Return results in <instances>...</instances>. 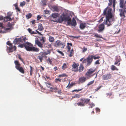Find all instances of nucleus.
I'll return each instance as SVG.
<instances>
[{
  "mask_svg": "<svg viewBox=\"0 0 126 126\" xmlns=\"http://www.w3.org/2000/svg\"><path fill=\"white\" fill-rule=\"evenodd\" d=\"M59 14L57 13H54L52 14L51 16L54 19L52 20L54 21L62 23L63 21L66 22L69 25L75 26L76 25V23L75 20L73 18L72 20H71V16H69L66 13H64L59 16Z\"/></svg>",
  "mask_w": 126,
  "mask_h": 126,
  "instance_id": "1",
  "label": "nucleus"
},
{
  "mask_svg": "<svg viewBox=\"0 0 126 126\" xmlns=\"http://www.w3.org/2000/svg\"><path fill=\"white\" fill-rule=\"evenodd\" d=\"M111 9L107 7L104 10L103 13L106 15L105 24L108 26L110 25L113 20V16L111 13Z\"/></svg>",
  "mask_w": 126,
  "mask_h": 126,
  "instance_id": "2",
  "label": "nucleus"
},
{
  "mask_svg": "<svg viewBox=\"0 0 126 126\" xmlns=\"http://www.w3.org/2000/svg\"><path fill=\"white\" fill-rule=\"evenodd\" d=\"M95 70V68H92L90 69L85 74V76L87 79H88L93 76L92 74Z\"/></svg>",
  "mask_w": 126,
  "mask_h": 126,
  "instance_id": "3",
  "label": "nucleus"
},
{
  "mask_svg": "<svg viewBox=\"0 0 126 126\" xmlns=\"http://www.w3.org/2000/svg\"><path fill=\"white\" fill-rule=\"evenodd\" d=\"M65 46L64 43H63L59 40H57L54 43V46L56 47H61L62 48H63Z\"/></svg>",
  "mask_w": 126,
  "mask_h": 126,
  "instance_id": "4",
  "label": "nucleus"
},
{
  "mask_svg": "<svg viewBox=\"0 0 126 126\" xmlns=\"http://www.w3.org/2000/svg\"><path fill=\"white\" fill-rule=\"evenodd\" d=\"M14 63L16 65V68L20 72L23 73H24L23 69L22 67H20V64L17 61H15Z\"/></svg>",
  "mask_w": 126,
  "mask_h": 126,
  "instance_id": "5",
  "label": "nucleus"
},
{
  "mask_svg": "<svg viewBox=\"0 0 126 126\" xmlns=\"http://www.w3.org/2000/svg\"><path fill=\"white\" fill-rule=\"evenodd\" d=\"M25 47L26 50L28 51H31L32 50V45L30 43H26L25 45Z\"/></svg>",
  "mask_w": 126,
  "mask_h": 126,
  "instance_id": "6",
  "label": "nucleus"
},
{
  "mask_svg": "<svg viewBox=\"0 0 126 126\" xmlns=\"http://www.w3.org/2000/svg\"><path fill=\"white\" fill-rule=\"evenodd\" d=\"M79 66L78 63H73L72 65V70L73 71H78V66Z\"/></svg>",
  "mask_w": 126,
  "mask_h": 126,
  "instance_id": "7",
  "label": "nucleus"
},
{
  "mask_svg": "<svg viewBox=\"0 0 126 126\" xmlns=\"http://www.w3.org/2000/svg\"><path fill=\"white\" fill-rule=\"evenodd\" d=\"M93 56H89L86 61L87 65H89L92 62Z\"/></svg>",
  "mask_w": 126,
  "mask_h": 126,
  "instance_id": "8",
  "label": "nucleus"
},
{
  "mask_svg": "<svg viewBox=\"0 0 126 126\" xmlns=\"http://www.w3.org/2000/svg\"><path fill=\"white\" fill-rule=\"evenodd\" d=\"M7 44L10 46V47L9 48V51L10 52H12L13 50H16V47L15 46H14L13 47H12L11 46L12 44L10 42H8L7 43Z\"/></svg>",
  "mask_w": 126,
  "mask_h": 126,
  "instance_id": "9",
  "label": "nucleus"
},
{
  "mask_svg": "<svg viewBox=\"0 0 126 126\" xmlns=\"http://www.w3.org/2000/svg\"><path fill=\"white\" fill-rule=\"evenodd\" d=\"M83 101L81 103H79L78 104V105H79L81 106H83L84 105L83 102H85V103H87L88 102H89L90 101V99H83Z\"/></svg>",
  "mask_w": 126,
  "mask_h": 126,
  "instance_id": "10",
  "label": "nucleus"
},
{
  "mask_svg": "<svg viewBox=\"0 0 126 126\" xmlns=\"http://www.w3.org/2000/svg\"><path fill=\"white\" fill-rule=\"evenodd\" d=\"M23 41L22 39L19 38H16L14 39L13 41V43L15 44H16L20 42H22Z\"/></svg>",
  "mask_w": 126,
  "mask_h": 126,
  "instance_id": "11",
  "label": "nucleus"
},
{
  "mask_svg": "<svg viewBox=\"0 0 126 126\" xmlns=\"http://www.w3.org/2000/svg\"><path fill=\"white\" fill-rule=\"evenodd\" d=\"M35 42L36 44L37 45L38 47L41 48L42 47V44L39 41L37 40H35Z\"/></svg>",
  "mask_w": 126,
  "mask_h": 126,
  "instance_id": "12",
  "label": "nucleus"
},
{
  "mask_svg": "<svg viewBox=\"0 0 126 126\" xmlns=\"http://www.w3.org/2000/svg\"><path fill=\"white\" fill-rule=\"evenodd\" d=\"M111 75L109 74L103 76V79L104 80H107L110 78Z\"/></svg>",
  "mask_w": 126,
  "mask_h": 126,
  "instance_id": "13",
  "label": "nucleus"
},
{
  "mask_svg": "<svg viewBox=\"0 0 126 126\" xmlns=\"http://www.w3.org/2000/svg\"><path fill=\"white\" fill-rule=\"evenodd\" d=\"M86 26L87 24L85 23H81L80 25V28L81 29H83Z\"/></svg>",
  "mask_w": 126,
  "mask_h": 126,
  "instance_id": "14",
  "label": "nucleus"
},
{
  "mask_svg": "<svg viewBox=\"0 0 126 126\" xmlns=\"http://www.w3.org/2000/svg\"><path fill=\"white\" fill-rule=\"evenodd\" d=\"M87 78L86 77H82L80 78L79 79V81L80 82L82 83L84 82L86 80Z\"/></svg>",
  "mask_w": 126,
  "mask_h": 126,
  "instance_id": "15",
  "label": "nucleus"
},
{
  "mask_svg": "<svg viewBox=\"0 0 126 126\" xmlns=\"http://www.w3.org/2000/svg\"><path fill=\"white\" fill-rule=\"evenodd\" d=\"M104 24H101L100 25L98 31L99 32H101L104 29Z\"/></svg>",
  "mask_w": 126,
  "mask_h": 126,
  "instance_id": "16",
  "label": "nucleus"
},
{
  "mask_svg": "<svg viewBox=\"0 0 126 126\" xmlns=\"http://www.w3.org/2000/svg\"><path fill=\"white\" fill-rule=\"evenodd\" d=\"M10 20H11V19L9 16H6L4 17V21L5 22H6Z\"/></svg>",
  "mask_w": 126,
  "mask_h": 126,
  "instance_id": "17",
  "label": "nucleus"
},
{
  "mask_svg": "<svg viewBox=\"0 0 126 126\" xmlns=\"http://www.w3.org/2000/svg\"><path fill=\"white\" fill-rule=\"evenodd\" d=\"M38 30L40 31H42L43 30V28L42 25L41 24H39L38 27Z\"/></svg>",
  "mask_w": 126,
  "mask_h": 126,
  "instance_id": "18",
  "label": "nucleus"
},
{
  "mask_svg": "<svg viewBox=\"0 0 126 126\" xmlns=\"http://www.w3.org/2000/svg\"><path fill=\"white\" fill-rule=\"evenodd\" d=\"M124 0H120V7L121 8H123L124 6Z\"/></svg>",
  "mask_w": 126,
  "mask_h": 126,
  "instance_id": "19",
  "label": "nucleus"
},
{
  "mask_svg": "<svg viewBox=\"0 0 126 126\" xmlns=\"http://www.w3.org/2000/svg\"><path fill=\"white\" fill-rule=\"evenodd\" d=\"M84 69V67L82 65H80L79 67V72L82 71Z\"/></svg>",
  "mask_w": 126,
  "mask_h": 126,
  "instance_id": "20",
  "label": "nucleus"
},
{
  "mask_svg": "<svg viewBox=\"0 0 126 126\" xmlns=\"http://www.w3.org/2000/svg\"><path fill=\"white\" fill-rule=\"evenodd\" d=\"M49 40L50 42H53L54 41V39L51 36H50L49 38Z\"/></svg>",
  "mask_w": 126,
  "mask_h": 126,
  "instance_id": "21",
  "label": "nucleus"
},
{
  "mask_svg": "<svg viewBox=\"0 0 126 126\" xmlns=\"http://www.w3.org/2000/svg\"><path fill=\"white\" fill-rule=\"evenodd\" d=\"M67 48L68 49V51H69L70 49V46H72V44L71 43H67Z\"/></svg>",
  "mask_w": 126,
  "mask_h": 126,
  "instance_id": "22",
  "label": "nucleus"
},
{
  "mask_svg": "<svg viewBox=\"0 0 126 126\" xmlns=\"http://www.w3.org/2000/svg\"><path fill=\"white\" fill-rule=\"evenodd\" d=\"M67 66V64L65 63H64L63 65L62 68L64 70L66 68Z\"/></svg>",
  "mask_w": 126,
  "mask_h": 126,
  "instance_id": "23",
  "label": "nucleus"
},
{
  "mask_svg": "<svg viewBox=\"0 0 126 126\" xmlns=\"http://www.w3.org/2000/svg\"><path fill=\"white\" fill-rule=\"evenodd\" d=\"M39 50V49L38 48L32 47V50H33L34 51H38Z\"/></svg>",
  "mask_w": 126,
  "mask_h": 126,
  "instance_id": "24",
  "label": "nucleus"
},
{
  "mask_svg": "<svg viewBox=\"0 0 126 126\" xmlns=\"http://www.w3.org/2000/svg\"><path fill=\"white\" fill-rule=\"evenodd\" d=\"M25 4V2L24 1H23L21 2L20 4V6H23Z\"/></svg>",
  "mask_w": 126,
  "mask_h": 126,
  "instance_id": "25",
  "label": "nucleus"
},
{
  "mask_svg": "<svg viewBox=\"0 0 126 126\" xmlns=\"http://www.w3.org/2000/svg\"><path fill=\"white\" fill-rule=\"evenodd\" d=\"M32 16V15L31 14H29L26 16V17L27 18H30Z\"/></svg>",
  "mask_w": 126,
  "mask_h": 126,
  "instance_id": "26",
  "label": "nucleus"
},
{
  "mask_svg": "<svg viewBox=\"0 0 126 126\" xmlns=\"http://www.w3.org/2000/svg\"><path fill=\"white\" fill-rule=\"evenodd\" d=\"M99 56H93V59H94L95 60L98 59L99 58Z\"/></svg>",
  "mask_w": 126,
  "mask_h": 126,
  "instance_id": "27",
  "label": "nucleus"
},
{
  "mask_svg": "<svg viewBox=\"0 0 126 126\" xmlns=\"http://www.w3.org/2000/svg\"><path fill=\"white\" fill-rule=\"evenodd\" d=\"M40 41L42 42V43H44L45 42L44 38V37H42V38L40 39Z\"/></svg>",
  "mask_w": 126,
  "mask_h": 126,
  "instance_id": "28",
  "label": "nucleus"
},
{
  "mask_svg": "<svg viewBox=\"0 0 126 126\" xmlns=\"http://www.w3.org/2000/svg\"><path fill=\"white\" fill-rule=\"evenodd\" d=\"M70 54L69 55V56L70 57H71L72 55L73 54V49H72L71 50V51L70 52Z\"/></svg>",
  "mask_w": 126,
  "mask_h": 126,
  "instance_id": "29",
  "label": "nucleus"
},
{
  "mask_svg": "<svg viewBox=\"0 0 126 126\" xmlns=\"http://www.w3.org/2000/svg\"><path fill=\"white\" fill-rule=\"evenodd\" d=\"M95 36L97 37H98L100 38H102V37L101 35H99L98 34H96L95 35Z\"/></svg>",
  "mask_w": 126,
  "mask_h": 126,
  "instance_id": "30",
  "label": "nucleus"
},
{
  "mask_svg": "<svg viewBox=\"0 0 126 126\" xmlns=\"http://www.w3.org/2000/svg\"><path fill=\"white\" fill-rule=\"evenodd\" d=\"M111 69L112 70H114L116 69V68L115 66L114 65H112L111 67Z\"/></svg>",
  "mask_w": 126,
  "mask_h": 126,
  "instance_id": "31",
  "label": "nucleus"
},
{
  "mask_svg": "<svg viewBox=\"0 0 126 126\" xmlns=\"http://www.w3.org/2000/svg\"><path fill=\"white\" fill-rule=\"evenodd\" d=\"M94 81L93 80L88 82V85H89L92 84L94 82Z\"/></svg>",
  "mask_w": 126,
  "mask_h": 126,
  "instance_id": "32",
  "label": "nucleus"
},
{
  "mask_svg": "<svg viewBox=\"0 0 126 126\" xmlns=\"http://www.w3.org/2000/svg\"><path fill=\"white\" fill-rule=\"evenodd\" d=\"M38 58L40 60L41 62L42 60L43 59V57L40 56H38Z\"/></svg>",
  "mask_w": 126,
  "mask_h": 126,
  "instance_id": "33",
  "label": "nucleus"
},
{
  "mask_svg": "<svg viewBox=\"0 0 126 126\" xmlns=\"http://www.w3.org/2000/svg\"><path fill=\"white\" fill-rule=\"evenodd\" d=\"M115 0H113V7L114 8V11L115 10Z\"/></svg>",
  "mask_w": 126,
  "mask_h": 126,
  "instance_id": "34",
  "label": "nucleus"
},
{
  "mask_svg": "<svg viewBox=\"0 0 126 126\" xmlns=\"http://www.w3.org/2000/svg\"><path fill=\"white\" fill-rule=\"evenodd\" d=\"M18 46L20 47L21 48H22L23 47H25V45L23 44H21L20 45Z\"/></svg>",
  "mask_w": 126,
  "mask_h": 126,
  "instance_id": "35",
  "label": "nucleus"
},
{
  "mask_svg": "<svg viewBox=\"0 0 126 126\" xmlns=\"http://www.w3.org/2000/svg\"><path fill=\"white\" fill-rule=\"evenodd\" d=\"M120 15L121 16H123V17H124L125 16L123 12L121 13Z\"/></svg>",
  "mask_w": 126,
  "mask_h": 126,
  "instance_id": "36",
  "label": "nucleus"
},
{
  "mask_svg": "<svg viewBox=\"0 0 126 126\" xmlns=\"http://www.w3.org/2000/svg\"><path fill=\"white\" fill-rule=\"evenodd\" d=\"M50 52L49 51H47L44 52V54L45 55H47Z\"/></svg>",
  "mask_w": 126,
  "mask_h": 126,
  "instance_id": "37",
  "label": "nucleus"
},
{
  "mask_svg": "<svg viewBox=\"0 0 126 126\" xmlns=\"http://www.w3.org/2000/svg\"><path fill=\"white\" fill-rule=\"evenodd\" d=\"M57 51L59 53L61 54L63 56V53L62 51L59 50H57Z\"/></svg>",
  "mask_w": 126,
  "mask_h": 126,
  "instance_id": "38",
  "label": "nucleus"
},
{
  "mask_svg": "<svg viewBox=\"0 0 126 126\" xmlns=\"http://www.w3.org/2000/svg\"><path fill=\"white\" fill-rule=\"evenodd\" d=\"M87 48H84L83 49L82 51L83 52H84L87 50Z\"/></svg>",
  "mask_w": 126,
  "mask_h": 126,
  "instance_id": "39",
  "label": "nucleus"
},
{
  "mask_svg": "<svg viewBox=\"0 0 126 126\" xmlns=\"http://www.w3.org/2000/svg\"><path fill=\"white\" fill-rule=\"evenodd\" d=\"M90 105L91 106V108H92L93 106L94 107V106L95 104L94 103H91V104H90Z\"/></svg>",
  "mask_w": 126,
  "mask_h": 126,
  "instance_id": "40",
  "label": "nucleus"
},
{
  "mask_svg": "<svg viewBox=\"0 0 126 126\" xmlns=\"http://www.w3.org/2000/svg\"><path fill=\"white\" fill-rule=\"evenodd\" d=\"M65 76V74H63L61 75H59V77H63Z\"/></svg>",
  "mask_w": 126,
  "mask_h": 126,
  "instance_id": "41",
  "label": "nucleus"
},
{
  "mask_svg": "<svg viewBox=\"0 0 126 126\" xmlns=\"http://www.w3.org/2000/svg\"><path fill=\"white\" fill-rule=\"evenodd\" d=\"M61 79H55V81L56 82H57V81H59L60 82H61Z\"/></svg>",
  "mask_w": 126,
  "mask_h": 126,
  "instance_id": "42",
  "label": "nucleus"
},
{
  "mask_svg": "<svg viewBox=\"0 0 126 126\" xmlns=\"http://www.w3.org/2000/svg\"><path fill=\"white\" fill-rule=\"evenodd\" d=\"M10 29V28H6V31L5 32H2L3 33H4V32H7V31L8 30H9Z\"/></svg>",
  "mask_w": 126,
  "mask_h": 126,
  "instance_id": "43",
  "label": "nucleus"
},
{
  "mask_svg": "<svg viewBox=\"0 0 126 126\" xmlns=\"http://www.w3.org/2000/svg\"><path fill=\"white\" fill-rule=\"evenodd\" d=\"M96 111L97 112H99L100 111V110L98 108H96Z\"/></svg>",
  "mask_w": 126,
  "mask_h": 126,
  "instance_id": "44",
  "label": "nucleus"
},
{
  "mask_svg": "<svg viewBox=\"0 0 126 126\" xmlns=\"http://www.w3.org/2000/svg\"><path fill=\"white\" fill-rule=\"evenodd\" d=\"M99 60H98L97 61H96V62H95V64H99Z\"/></svg>",
  "mask_w": 126,
  "mask_h": 126,
  "instance_id": "45",
  "label": "nucleus"
},
{
  "mask_svg": "<svg viewBox=\"0 0 126 126\" xmlns=\"http://www.w3.org/2000/svg\"><path fill=\"white\" fill-rule=\"evenodd\" d=\"M37 19L39 20L41 18V17L40 16L38 15L37 16Z\"/></svg>",
  "mask_w": 126,
  "mask_h": 126,
  "instance_id": "46",
  "label": "nucleus"
},
{
  "mask_svg": "<svg viewBox=\"0 0 126 126\" xmlns=\"http://www.w3.org/2000/svg\"><path fill=\"white\" fill-rule=\"evenodd\" d=\"M28 31L30 33H31L32 32V30L31 29H30L29 28L28 29Z\"/></svg>",
  "mask_w": 126,
  "mask_h": 126,
  "instance_id": "47",
  "label": "nucleus"
},
{
  "mask_svg": "<svg viewBox=\"0 0 126 126\" xmlns=\"http://www.w3.org/2000/svg\"><path fill=\"white\" fill-rule=\"evenodd\" d=\"M0 27H1L2 28H3V24L1 23H0Z\"/></svg>",
  "mask_w": 126,
  "mask_h": 126,
  "instance_id": "48",
  "label": "nucleus"
},
{
  "mask_svg": "<svg viewBox=\"0 0 126 126\" xmlns=\"http://www.w3.org/2000/svg\"><path fill=\"white\" fill-rule=\"evenodd\" d=\"M43 3V2L42 1L41 2V4L42 5H45L46 4V2H44V3H43V4L42 3Z\"/></svg>",
  "mask_w": 126,
  "mask_h": 126,
  "instance_id": "49",
  "label": "nucleus"
},
{
  "mask_svg": "<svg viewBox=\"0 0 126 126\" xmlns=\"http://www.w3.org/2000/svg\"><path fill=\"white\" fill-rule=\"evenodd\" d=\"M30 68H31V71H30V74L31 75L32 74V67H31V66H30Z\"/></svg>",
  "mask_w": 126,
  "mask_h": 126,
  "instance_id": "50",
  "label": "nucleus"
},
{
  "mask_svg": "<svg viewBox=\"0 0 126 126\" xmlns=\"http://www.w3.org/2000/svg\"><path fill=\"white\" fill-rule=\"evenodd\" d=\"M16 9L18 11H20V10L17 7H15Z\"/></svg>",
  "mask_w": 126,
  "mask_h": 126,
  "instance_id": "51",
  "label": "nucleus"
},
{
  "mask_svg": "<svg viewBox=\"0 0 126 126\" xmlns=\"http://www.w3.org/2000/svg\"><path fill=\"white\" fill-rule=\"evenodd\" d=\"M75 96V97H79L80 96L78 94H76Z\"/></svg>",
  "mask_w": 126,
  "mask_h": 126,
  "instance_id": "52",
  "label": "nucleus"
},
{
  "mask_svg": "<svg viewBox=\"0 0 126 126\" xmlns=\"http://www.w3.org/2000/svg\"><path fill=\"white\" fill-rule=\"evenodd\" d=\"M23 41H25V40H27V39L26 37H24L23 38Z\"/></svg>",
  "mask_w": 126,
  "mask_h": 126,
  "instance_id": "53",
  "label": "nucleus"
},
{
  "mask_svg": "<svg viewBox=\"0 0 126 126\" xmlns=\"http://www.w3.org/2000/svg\"><path fill=\"white\" fill-rule=\"evenodd\" d=\"M48 59V61H49V62L50 63V64H51V60L50 59Z\"/></svg>",
  "mask_w": 126,
  "mask_h": 126,
  "instance_id": "54",
  "label": "nucleus"
},
{
  "mask_svg": "<svg viewBox=\"0 0 126 126\" xmlns=\"http://www.w3.org/2000/svg\"><path fill=\"white\" fill-rule=\"evenodd\" d=\"M36 31L39 34H40V35H42V34L40 33V32H39L38 31H37L36 30Z\"/></svg>",
  "mask_w": 126,
  "mask_h": 126,
  "instance_id": "55",
  "label": "nucleus"
},
{
  "mask_svg": "<svg viewBox=\"0 0 126 126\" xmlns=\"http://www.w3.org/2000/svg\"><path fill=\"white\" fill-rule=\"evenodd\" d=\"M3 17L2 16H0V20H2L3 19Z\"/></svg>",
  "mask_w": 126,
  "mask_h": 126,
  "instance_id": "56",
  "label": "nucleus"
},
{
  "mask_svg": "<svg viewBox=\"0 0 126 126\" xmlns=\"http://www.w3.org/2000/svg\"><path fill=\"white\" fill-rule=\"evenodd\" d=\"M80 90H75L74 91H72V92H73L74 91H80Z\"/></svg>",
  "mask_w": 126,
  "mask_h": 126,
  "instance_id": "57",
  "label": "nucleus"
},
{
  "mask_svg": "<svg viewBox=\"0 0 126 126\" xmlns=\"http://www.w3.org/2000/svg\"><path fill=\"white\" fill-rule=\"evenodd\" d=\"M103 17H102V18H101L99 20V21H100V22L102 21H103Z\"/></svg>",
  "mask_w": 126,
  "mask_h": 126,
  "instance_id": "58",
  "label": "nucleus"
},
{
  "mask_svg": "<svg viewBox=\"0 0 126 126\" xmlns=\"http://www.w3.org/2000/svg\"><path fill=\"white\" fill-rule=\"evenodd\" d=\"M14 5L16 7H17V3L15 4Z\"/></svg>",
  "mask_w": 126,
  "mask_h": 126,
  "instance_id": "59",
  "label": "nucleus"
},
{
  "mask_svg": "<svg viewBox=\"0 0 126 126\" xmlns=\"http://www.w3.org/2000/svg\"><path fill=\"white\" fill-rule=\"evenodd\" d=\"M54 69L55 71H56V70L57 69V67H55L54 68Z\"/></svg>",
  "mask_w": 126,
  "mask_h": 126,
  "instance_id": "60",
  "label": "nucleus"
},
{
  "mask_svg": "<svg viewBox=\"0 0 126 126\" xmlns=\"http://www.w3.org/2000/svg\"><path fill=\"white\" fill-rule=\"evenodd\" d=\"M31 34H34L35 33L34 32L32 31L31 32Z\"/></svg>",
  "mask_w": 126,
  "mask_h": 126,
  "instance_id": "61",
  "label": "nucleus"
},
{
  "mask_svg": "<svg viewBox=\"0 0 126 126\" xmlns=\"http://www.w3.org/2000/svg\"><path fill=\"white\" fill-rule=\"evenodd\" d=\"M53 88V90H57V88Z\"/></svg>",
  "mask_w": 126,
  "mask_h": 126,
  "instance_id": "62",
  "label": "nucleus"
},
{
  "mask_svg": "<svg viewBox=\"0 0 126 126\" xmlns=\"http://www.w3.org/2000/svg\"><path fill=\"white\" fill-rule=\"evenodd\" d=\"M34 20H32L31 21V22L32 23V24H34Z\"/></svg>",
  "mask_w": 126,
  "mask_h": 126,
  "instance_id": "63",
  "label": "nucleus"
},
{
  "mask_svg": "<svg viewBox=\"0 0 126 126\" xmlns=\"http://www.w3.org/2000/svg\"><path fill=\"white\" fill-rule=\"evenodd\" d=\"M41 68L42 69V70H44V68L43 67H42V66H41Z\"/></svg>",
  "mask_w": 126,
  "mask_h": 126,
  "instance_id": "64",
  "label": "nucleus"
}]
</instances>
